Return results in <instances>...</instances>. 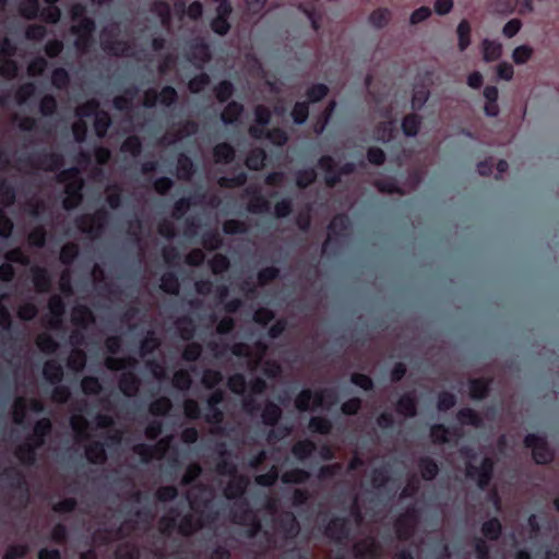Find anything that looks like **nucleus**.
Instances as JSON below:
<instances>
[{"label": "nucleus", "mask_w": 559, "mask_h": 559, "mask_svg": "<svg viewBox=\"0 0 559 559\" xmlns=\"http://www.w3.org/2000/svg\"><path fill=\"white\" fill-rule=\"evenodd\" d=\"M191 512L173 506L159 518L158 531L165 537L178 533L190 537L197 532L214 525L219 519V511L214 501L212 489L202 485L199 491L189 498Z\"/></svg>", "instance_id": "nucleus-1"}, {"label": "nucleus", "mask_w": 559, "mask_h": 559, "mask_svg": "<svg viewBox=\"0 0 559 559\" xmlns=\"http://www.w3.org/2000/svg\"><path fill=\"white\" fill-rule=\"evenodd\" d=\"M93 160V155L90 152L79 150L76 152V165L61 169L64 165L62 154L56 151H43L29 157L31 167L35 170L58 171L57 179L59 182L64 183V193L72 195H83L82 190L84 181L82 171L85 170Z\"/></svg>", "instance_id": "nucleus-2"}, {"label": "nucleus", "mask_w": 559, "mask_h": 559, "mask_svg": "<svg viewBox=\"0 0 559 559\" xmlns=\"http://www.w3.org/2000/svg\"><path fill=\"white\" fill-rule=\"evenodd\" d=\"M460 454L466 460V478L475 481L479 489H487L493 478L495 460L491 456H485L483 457L479 466H477L474 464V462L477 460L478 454L474 449L469 447H463L460 449Z\"/></svg>", "instance_id": "nucleus-3"}, {"label": "nucleus", "mask_w": 559, "mask_h": 559, "mask_svg": "<svg viewBox=\"0 0 559 559\" xmlns=\"http://www.w3.org/2000/svg\"><path fill=\"white\" fill-rule=\"evenodd\" d=\"M151 457L165 460L168 467L177 473L181 468L179 459V449L174 442L173 436H166L159 439L153 447L142 442V464L150 461Z\"/></svg>", "instance_id": "nucleus-4"}, {"label": "nucleus", "mask_w": 559, "mask_h": 559, "mask_svg": "<svg viewBox=\"0 0 559 559\" xmlns=\"http://www.w3.org/2000/svg\"><path fill=\"white\" fill-rule=\"evenodd\" d=\"M253 115V122L249 128L251 138L254 140H287L286 133L273 126L272 112L266 106H255Z\"/></svg>", "instance_id": "nucleus-5"}, {"label": "nucleus", "mask_w": 559, "mask_h": 559, "mask_svg": "<svg viewBox=\"0 0 559 559\" xmlns=\"http://www.w3.org/2000/svg\"><path fill=\"white\" fill-rule=\"evenodd\" d=\"M75 114L81 117H87L93 124L98 140H104L111 126V117L108 111L100 108V104L96 98H91L80 104L75 108Z\"/></svg>", "instance_id": "nucleus-6"}, {"label": "nucleus", "mask_w": 559, "mask_h": 559, "mask_svg": "<svg viewBox=\"0 0 559 559\" xmlns=\"http://www.w3.org/2000/svg\"><path fill=\"white\" fill-rule=\"evenodd\" d=\"M129 523L121 524L116 531L107 532L104 543H117L116 559H140V546L133 536L128 537Z\"/></svg>", "instance_id": "nucleus-7"}, {"label": "nucleus", "mask_w": 559, "mask_h": 559, "mask_svg": "<svg viewBox=\"0 0 559 559\" xmlns=\"http://www.w3.org/2000/svg\"><path fill=\"white\" fill-rule=\"evenodd\" d=\"M109 222V213L105 207L96 210L92 214H81L75 217L76 228L91 240L99 239Z\"/></svg>", "instance_id": "nucleus-8"}, {"label": "nucleus", "mask_w": 559, "mask_h": 559, "mask_svg": "<svg viewBox=\"0 0 559 559\" xmlns=\"http://www.w3.org/2000/svg\"><path fill=\"white\" fill-rule=\"evenodd\" d=\"M123 340L121 335H111L105 340V348L108 356L105 358V367L110 371L124 370L138 364L133 356H121Z\"/></svg>", "instance_id": "nucleus-9"}, {"label": "nucleus", "mask_w": 559, "mask_h": 559, "mask_svg": "<svg viewBox=\"0 0 559 559\" xmlns=\"http://www.w3.org/2000/svg\"><path fill=\"white\" fill-rule=\"evenodd\" d=\"M230 519L234 523L246 527V536L253 538L262 531V523L248 499L240 502L239 510L230 511Z\"/></svg>", "instance_id": "nucleus-10"}, {"label": "nucleus", "mask_w": 559, "mask_h": 559, "mask_svg": "<svg viewBox=\"0 0 559 559\" xmlns=\"http://www.w3.org/2000/svg\"><path fill=\"white\" fill-rule=\"evenodd\" d=\"M329 400L331 404L336 402L335 393L331 389H321L312 391L311 389H302L295 399V407L299 412L310 411V403L314 406H322L323 402Z\"/></svg>", "instance_id": "nucleus-11"}, {"label": "nucleus", "mask_w": 559, "mask_h": 559, "mask_svg": "<svg viewBox=\"0 0 559 559\" xmlns=\"http://www.w3.org/2000/svg\"><path fill=\"white\" fill-rule=\"evenodd\" d=\"M523 442L525 448L532 450L533 460L536 464L545 465L554 460V452L544 436L527 433Z\"/></svg>", "instance_id": "nucleus-12"}, {"label": "nucleus", "mask_w": 559, "mask_h": 559, "mask_svg": "<svg viewBox=\"0 0 559 559\" xmlns=\"http://www.w3.org/2000/svg\"><path fill=\"white\" fill-rule=\"evenodd\" d=\"M352 533L350 521L345 516H332L324 525V536L336 545L345 544Z\"/></svg>", "instance_id": "nucleus-13"}, {"label": "nucleus", "mask_w": 559, "mask_h": 559, "mask_svg": "<svg viewBox=\"0 0 559 559\" xmlns=\"http://www.w3.org/2000/svg\"><path fill=\"white\" fill-rule=\"evenodd\" d=\"M229 478L223 493L227 500H235L233 510H239L240 502L247 499L245 495L250 485V479L243 474H237Z\"/></svg>", "instance_id": "nucleus-14"}, {"label": "nucleus", "mask_w": 559, "mask_h": 559, "mask_svg": "<svg viewBox=\"0 0 559 559\" xmlns=\"http://www.w3.org/2000/svg\"><path fill=\"white\" fill-rule=\"evenodd\" d=\"M349 228H350V221L347 215H345V214L335 215L328 226L329 236L322 245V252L325 253L329 251V249L334 240L333 239L334 236L343 237L346 235V233L349 230Z\"/></svg>", "instance_id": "nucleus-15"}, {"label": "nucleus", "mask_w": 559, "mask_h": 559, "mask_svg": "<svg viewBox=\"0 0 559 559\" xmlns=\"http://www.w3.org/2000/svg\"><path fill=\"white\" fill-rule=\"evenodd\" d=\"M225 400V393L221 389L214 390L210 394V396L206 400L207 404V414L204 416V419L209 424H221L224 419V414L222 409L219 408V405Z\"/></svg>", "instance_id": "nucleus-16"}, {"label": "nucleus", "mask_w": 559, "mask_h": 559, "mask_svg": "<svg viewBox=\"0 0 559 559\" xmlns=\"http://www.w3.org/2000/svg\"><path fill=\"white\" fill-rule=\"evenodd\" d=\"M276 528L286 540L295 539L299 532L300 525L293 512H284L276 521Z\"/></svg>", "instance_id": "nucleus-17"}, {"label": "nucleus", "mask_w": 559, "mask_h": 559, "mask_svg": "<svg viewBox=\"0 0 559 559\" xmlns=\"http://www.w3.org/2000/svg\"><path fill=\"white\" fill-rule=\"evenodd\" d=\"M318 167L324 171V181L329 188H334L341 182V174L337 170V163L330 155H323L318 160Z\"/></svg>", "instance_id": "nucleus-18"}, {"label": "nucleus", "mask_w": 559, "mask_h": 559, "mask_svg": "<svg viewBox=\"0 0 559 559\" xmlns=\"http://www.w3.org/2000/svg\"><path fill=\"white\" fill-rule=\"evenodd\" d=\"M177 99V92L174 87L166 86L164 87L158 95L153 92H145L142 95V106H153L155 104H160L163 106H169L174 104Z\"/></svg>", "instance_id": "nucleus-19"}, {"label": "nucleus", "mask_w": 559, "mask_h": 559, "mask_svg": "<svg viewBox=\"0 0 559 559\" xmlns=\"http://www.w3.org/2000/svg\"><path fill=\"white\" fill-rule=\"evenodd\" d=\"M245 194L249 197L247 211L251 214L269 213L271 210L270 201L258 190L247 188Z\"/></svg>", "instance_id": "nucleus-20"}, {"label": "nucleus", "mask_w": 559, "mask_h": 559, "mask_svg": "<svg viewBox=\"0 0 559 559\" xmlns=\"http://www.w3.org/2000/svg\"><path fill=\"white\" fill-rule=\"evenodd\" d=\"M136 364L132 367L121 370L119 379V389L127 396H135L140 392V378L133 372Z\"/></svg>", "instance_id": "nucleus-21"}, {"label": "nucleus", "mask_w": 559, "mask_h": 559, "mask_svg": "<svg viewBox=\"0 0 559 559\" xmlns=\"http://www.w3.org/2000/svg\"><path fill=\"white\" fill-rule=\"evenodd\" d=\"M41 447L36 445L34 441L26 438L24 442L15 449V456L25 466H33L36 463L37 450Z\"/></svg>", "instance_id": "nucleus-22"}, {"label": "nucleus", "mask_w": 559, "mask_h": 559, "mask_svg": "<svg viewBox=\"0 0 559 559\" xmlns=\"http://www.w3.org/2000/svg\"><path fill=\"white\" fill-rule=\"evenodd\" d=\"M95 31V22L91 17L83 16L76 25L71 27V32L78 35L75 46L83 47L88 40L92 33Z\"/></svg>", "instance_id": "nucleus-23"}, {"label": "nucleus", "mask_w": 559, "mask_h": 559, "mask_svg": "<svg viewBox=\"0 0 559 559\" xmlns=\"http://www.w3.org/2000/svg\"><path fill=\"white\" fill-rule=\"evenodd\" d=\"M189 58L198 68L203 67L211 59L209 46L202 39L194 40L190 45Z\"/></svg>", "instance_id": "nucleus-24"}, {"label": "nucleus", "mask_w": 559, "mask_h": 559, "mask_svg": "<svg viewBox=\"0 0 559 559\" xmlns=\"http://www.w3.org/2000/svg\"><path fill=\"white\" fill-rule=\"evenodd\" d=\"M195 173V166L191 157L185 153L177 156L175 171L173 173L179 180H190Z\"/></svg>", "instance_id": "nucleus-25"}, {"label": "nucleus", "mask_w": 559, "mask_h": 559, "mask_svg": "<svg viewBox=\"0 0 559 559\" xmlns=\"http://www.w3.org/2000/svg\"><path fill=\"white\" fill-rule=\"evenodd\" d=\"M395 411L397 414L413 418L417 415V400L414 393H404L395 404Z\"/></svg>", "instance_id": "nucleus-26"}, {"label": "nucleus", "mask_w": 559, "mask_h": 559, "mask_svg": "<svg viewBox=\"0 0 559 559\" xmlns=\"http://www.w3.org/2000/svg\"><path fill=\"white\" fill-rule=\"evenodd\" d=\"M71 321L80 329H87L94 323L95 318L91 309L84 305H76L72 309Z\"/></svg>", "instance_id": "nucleus-27"}, {"label": "nucleus", "mask_w": 559, "mask_h": 559, "mask_svg": "<svg viewBox=\"0 0 559 559\" xmlns=\"http://www.w3.org/2000/svg\"><path fill=\"white\" fill-rule=\"evenodd\" d=\"M491 379L474 378L468 381L469 396L475 401L485 400L490 393Z\"/></svg>", "instance_id": "nucleus-28"}, {"label": "nucleus", "mask_w": 559, "mask_h": 559, "mask_svg": "<svg viewBox=\"0 0 559 559\" xmlns=\"http://www.w3.org/2000/svg\"><path fill=\"white\" fill-rule=\"evenodd\" d=\"M33 284L37 293L47 294L51 290L52 280L47 269L36 266L32 270Z\"/></svg>", "instance_id": "nucleus-29"}, {"label": "nucleus", "mask_w": 559, "mask_h": 559, "mask_svg": "<svg viewBox=\"0 0 559 559\" xmlns=\"http://www.w3.org/2000/svg\"><path fill=\"white\" fill-rule=\"evenodd\" d=\"M355 559H378L379 546L374 540H361L353 546Z\"/></svg>", "instance_id": "nucleus-30"}, {"label": "nucleus", "mask_w": 559, "mask_h": 559, "mask_svg": "<svg viewBox=\"0 0 559 559\" xmlns=\"http://www.w3.org/2000/svg\"><path fill=\"white\" fill-rule=\"evenodd\" d=\"M260 413L262 423L270 427H275L283 415L282 408L272 401H266Z\"/></svg>", "instance_id": "nucleus-31"}, {"label": "nucleus", "mask_w": 559, "mask_h": 559, "mask_svg": "<svg viewBox=\"0 0 559 559\" xmlns=\"http://www.w3.org/2000/svg\"><path fill=\"white\" fill-rule=\"evenodd\" d=\"M63 376V367L56 359H49L44 364L43 377L50 384L61 383Z\"/></svg>", "instance_id": "nucleus-32"}, {"label": "nucleus", "mask_w": 559, "mask_h": 559, "mask_svg": "<svg viewBox=\"0 0 559 559\" xmlns=\"http://www.w3.org/2000/svg\"><path fill=\"white\" fill-rule=\"evenodd\" d=\"M483 60L487 63L497 61L503 53V46L498 40L484 39L480 45Z\"/></svg>", "instance_id": "nucleus-33"}, {"label": "nucleus", "mask_w": 559, "mask_h": 559, "mask_svg": "<svg viewBox=\"0 0 559 559\" xmlns=\"http://www.w3.org/2000/svg\"><path fill=\"white\" fill-rule=\"evenodd\" d=\"M52 430L51 420L47 417L37 420L33 427V433L27 438L36 443V445L44 447L45 439Z\"/></svg>", "instance_id": "nucleus-34"}, {"label": "nucleus", "mask_w": 559, "mask_h": 559, "mask_svg": "<svg viewBox=\"0 0 559 559\" xmlns=\"http://www.w3.org/2000/svg\"><path fill=\"white\" fill-rule=\"evenodd\" d=\"M85 456L92 464H104L107 461V452L102 441H91L85 447Z\"/></svg>", "instance_id": "nucleus-35"}, {"label": "nucleus", "mask_w": 559, "mask_h": 559, "mask_svg": "<svg viewBox=\"0 0 559 559\" xmlns=\"http://www.w3.org/2000/svg\"><path fill=\"white\" fill-rule=\"evenodd\" d=\"M1 476L8 481L9 486L14 490L27 489V483L24 474L16 467H5Z\"/></svg>", "instance_id": "nucleus-36"}, {"label": "nucleus", "mask_w": 559, "mask_h": 559, "mask_svg": "<svg viewBox=\"0 0 559 559\" xmlns=\"http://www.w3.org/2000/svg\"><path fill=\"white\" fill-rule=\"evenodd\" d=\"M417 465L423 479L427 481L433 480L440 471L437 462L428 455L420 456Z\"/></svg>", "instance_id": "nucleus-37"}, {"label": "nucleus", "mask_w": 559, "mask_h": 559, "mask_svg": "<svg viewBox=\"0 0 559 559\" xmlns=\"http://www.w3.org/2000/svg\"><path fill=\"white\" fill-rule=\"evenodd\" d=\"M430 439L433 444H445L449 442L450 436H459L456 428L450 429L443 424H435L430 427Z\"/></svg>", "instance_id": "nucleus-38"}, {"label": "nucleus", "mask_w": 559, "mask_h": 559, "mask_svg": "<svg viewBox=\"0 0 559 559\" xmlns=\"http://www.w3.org/2000/svg\"><path fill=\"white\" fill-rule=\"evenodd\" d=\"M317 450L316 443L310 439H304L295 442L292 447V454L299 462H304L309 459L312 453Z\"/></svg>", "instance_id": "nucleus-39"}, {"label": "nucleus", "mask_w": 559, "mask_h": 559, "mask_svg": "<svg viewBox=\"0 0 559 559\" xmlns=\"http://www.w3.org/2000/svg\"><path fill=\"white\" fill-rule=\"evenodd\" d=\"M392 20V11L388 8H377L368 16V23L376 29L384 28Z\"/></svg>", "instance_id": "nucleus-40"}, {"label": "nucleus", "mask_w": 559, "mask_h": 559, "mask_svg": "<svg viewBox=\"0 0 559 559\" xmlns=\"http://www.w3.org/2000/svg\"><path fill=\"white\" fill-rule=\"evenodd\" d=\"M430 97V90L425 83L415 84L412 91L411 105L413 110H420Z\"/></svg>", "instance_id": "nucleus-41"}, {"label": "nucleus", "mask_w": 559, "mask_h": 559, "mask_svg": "<svg viewBox=\"0 0 559 559\" xmlns=\"http://www.w3.org/2000/svg\"><path fill=\"white\" fill-rule=\"evenodd\" d=\"M310 473L304 468H293L281 475V481L285 485H301L309 480Z\"/></svg>", "instance_id": "nucleus-42"}, {"label": "nucleus", "mask_w": 559, "mask_h": 559, "mask_svg": "<svg viewBox=\"0 0 559 559\" xmlns=\"http://www.w3.org/2000/svg\"><path fill=\"white\" fill-rule=\"evenodd\" d=\"M70 426L79 441L88 438L90 423L83 415H72L70 418Z\"/></svg>", "instance_id": "nucleus-43"}, {"label": "nucleus", "mask_w": 559, "mask_h": 559, "mask_svg": "<svg viewBox=\"0 0 559 559\" xmlns=\"http://www.w3.org/2000/svg\"><path fill=\"white\" fill-rule=\"evenodd\" d=\"M480 532L485 538L498 540L502 534V524L498 518H490L481 524Z\"/></svg>", "instance_id": "nucleus-44"}, {"label": "nucleus", "mask_w": 559, "mask_h": 559, "mask_svg": "<svg viewBox=\"0 0 559 559\" xmlns=\"http://www.w3.org/2000/svg\"><path fill=\"white\" fill-rule=\"evenodd\" d=\"M159 288L169 295H178L180 283L177 274L173 271L164 272L160 276Z\"/></svg>", "instance_id": "nucleus-45"}, {"label": "nucleus", "mask_w": 559, "mask_h": 559, "mask_svg": "<svg viewBox=\"0 0 559 559\" xmlns=\"http://www.w3.org/2000/svg\"><path fill=\"white\" fill-rule=\"evenodd\" d=\"M456 418L460 424L464 426H473L479 428L483 425L481 416L471 407L461 408L456 414Z\"/></svg>", "instance_id": "nucleus-46"}, {"label": "nucleus", "mask_w": 559, "mask_h": 559, "mask_svg": "<svg viewBox=\"0 0 559 559\" xmlns=\"http://www.w3.org/2000/svg\"><path fill=\"white\" fill-rule=\"evenodd\" d=\"M39 0H21L19 2V13L28 21L38 19L40 12Z\"/></svg>", "instance_id": "nucleus-47"}, {"label": "nucleus", "mask_w": 559, "mask_h": 559, "mask_svg": "<svg viewBox=\"0 0 559 559\" xmlns=\"http://www.w3.org/2000/svg\"><path fill=\"white\" fill-rule=\"evenodd\" d=\"M518 0H488L487 8L490 13L499 15H510L515 10Z\"/></svg>", "instance_id": "nucleus-48"}, {"label": "nucleus", "mask_w": 559, "mask_h": 559, "mask_svg": "<svg viewBox=\"0 0 559 559\" xmlns=\"http://www.w3.org/2000/svg\"><path fill=\"white\" fill-rule=\"evenodd\" d=\"M36 345L46 355H52L59 349V343L47 332L37 335Z\"/></svg>", "instance_id": "nucleus-49"}, {"label": "nucleus", "mask_w": 559, "mask_h": 559, "mask_svg": "<svg viewBox=\"0 0 559 559\" xmlns=\"http://www.w3.org/2000/svg\"><path fill=\"white\" fill-rule=\"evenodd\" d=\"M217 162L228 164L235 158V150L230 142H216L213 148Z\"/></svg>", "instance_id": "nucleus-50"}, {"label": "nucleus", "mask_w": 559, "mask_h": 559, "mask_svg": "<svg viewBox=\"0 0 559 559\" xmlns=\"http://www.w3.org/2000/svg\"><path fill=\"white\" fill-rule=\"evenodd\" d=\"M27 413V399L17 396L12 405V419L17 426L24 425Z\"/></svg>", "instance_id": "nucleus-51"}, {"label": "nucleus", "mask_w": 559, "mask_h": 559, "mask_svg": "<svg viewBox=\"0 0 559 559\" xmlns=\"http://www.w3.org/2000/svg\"><path fill=\"white\" fill-rule=\"evenodd\" d=\"M265 159V151L257 147L248 153L245 164L250 170H260L264 167Z\"/></svg>", "instance_id": "nucleus-52"}, {"label": "nucleus", "mask_w": 559, "mask_h": 559, "mask_svg": "<svg viewBox=\"0 0 559 559\" xmlns=\"http://www.w3.org/2000/svg\"><path fill=\"white\" fill-rule=\"evenodd\" d=\"M243 112V106L237 102H230L223 110L221 118L225 124L234 123L239 120Z\"/></svg>", "instance_id": "nucleus-53"}, {"label": "nucleus", "mask_w": 559, "mask_h": 559, "mask_svg": "<svg viewBox=\"0 0 559 559\" xmlns=\"http://www.w3.org/2000/svg\"><path fill=\"white\" fill-rule=\"evenodd\" d=\"M533 56L534 48L528 44H523L513 49L511 58L516 66H523L527 63Z\"/></svg>", "instance_id": "nucleus-54"}, {"label": "nucleus", "mask_w": 559, "mask_h": 559, "mask_svg": "<svg viewBox=\"0 0 559 559\" xmlns=\"http://www.w3.org/2000/svg\"><path fill=\"white\" fill-rule=\"evenodd\" d=\"M332 427L331 420L323 416H312L308 424L309 430L319 435H329Z\"/></svg>", "instance_id": "nucleus-55"}, {"label": "nucleus", "mask_w": 559, "mask_h": 559, "mask_svg": "<svg viewBox=\"0 0 559 559\" xmlns=\"http://www.w3.org/2000/svg\"><path fill=\"white\" fill-rule=\"evenodd\" d=\"M421 124V117L416 114L405 116L402 122V129L407 138H414L418 134Z\"/></svg>", "instance_id": "nucleus-56"}, {"label": "nucleus", "mask_w": 559, "mask_h": 559, "mask_svg": "<svg viewBox=\"0 0 559 559\" xmlns=\"http://www.w3.org/2000/svg\"><path fill=\"white\" fill-rule=\"evenodd\" d=\"M195 204L192 197H182L175 201L171 210V217L176 221H180L188 213L190 207Z\"/></svg>", "instance_id": "nucleus-57"}, {"label": "nucleus", "mask_w": 559, "mask_h": 559, "mask_svg": "<svg viewBox=\"0 0 559 559\" xmlns=\"http://www.w3.org/2000/svg\"><path fill=\"white\" fill-rule=\"evenodd\" d=\"M227 454L226 451L221 453V457L215 465V472L221 476L233 477L238 474L236 464L229 459L225 457Z\"/></svg>", "instance_id": "nucleus-58"}, {"label": "nucleus", "mask_w": 559, "mask_h": 559, "mask_svg": "<svg viewBox=\"0 0 559 559\" xmlns=\"http://www.w3.org/2000/svg\"><path fill=\"white\" fill-rule=\"evenodd\" d=\"M75 115V121L72 123V140H87V133L90 129V120L87 117H81L80 115Z\"/></svg>", "instance_id": "nucleus-59"}, {"label": "nucleus", "mask_w": 559, "mask_h": 559, "mask_svg": "<svg viewBox=\"0 0 559 559\" xmlns=\"http://www.w3.org/2000/svg\"><path fill=\"white\" fill-rule=\"evenodd\" d=\"M16 198L14 187L7 180H0V203L2 206H11L14 204Z\"/></svg>", "instance_id": "nucleus-60"}, {"label": "nucleus", "mask_w": 559, "mask_h": 559, "mask_svg": "<svg viewBox=\"0 0 559 559\" xmlns=\"http://www.w3.org/2000/svg\"><path fill=\"white\" fill-rule=\"evenodd\" d=\"M80 249L74 242H68L62 246L59 254V260L63 265L70 266L79 257Z\"/></svg>", "instance_id": "nucleus-61"}, {"label": "nucleus", "mask_w": 559, "mask_h": 559, "mask_svg": "<svg viewBox=\"0 0 559 559\" xmlns=\"http://www.w3.org/2000/svg\"><path fill=\"white\" fill-rule=\"evenodd\" d=\"M201 243L207 251H214L223 246V238L216 230H209L202 235Z\"/></svg>", "instance_id": "nucleus-62"}, {"label": "nucleus", "mask_w": 559, "mask_h": 559, "mask_svg": "<svg viewBox=\"0 0 559 559\" xmlns=\"http://www.w3.org/2000/svg\"><path fill=\"white\" fill-rule=\"evenodd\" d=\"M209 266L213 274L219 275L228 271L230 261L227 255L223 253H216L209 260Z\"/></svg>", "instance_id": "nucleus-63"}, {"label": "nucleus", "mask_w": 559, "mask_h": 559, "mask_svg": "<svg viewBox=\"0 0 559 559\" xmlns=\"http://www.w3.org/2000/svg\"><path fill=\"white\" fill-rule=\"evenodd\" d=\"M173 408V402L167 396L155 399L150 405V412L156 416H166Z\"/></svg>", "instance_id": "nucleus-64"}]
</instances>
